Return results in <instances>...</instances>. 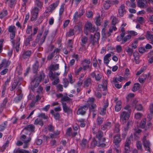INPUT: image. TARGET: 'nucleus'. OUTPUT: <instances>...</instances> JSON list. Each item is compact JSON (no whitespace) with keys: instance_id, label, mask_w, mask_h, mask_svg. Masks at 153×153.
Instances as JSON below:
<instances>
[{"instance_id":"nucleus-1","label":"nucleus","mask_w":153,"mask_h":153,"mask_svg":"<svg viewBox=\"0 0 153 153\" xmlns=\"http://www.w3.org/2000/svg\"><path fill=\"white\" fill-rule=\"evenodd\" d=\"M97 137L98 139L97 141H94L91 144L92 147H94L95 145L98 146L104 147L105 144L102 143L105 140V138L102 137V133L101 131L99 132L97 135Z\"/></svg>"},{"instance_id":"nucleus-2","label":"nucleus","mask_w":153,"mask_h":153,"mask_svg":"<svg viewBox=\"0 0 153 153\" xmlns=\"http://www.w3.org/2000/svg\"><path fill=\"white\" fill-rule=\"evenodd\" d=\"M45 77L44 74L42 72L39 75L35 76L32 79L31 85L34 88L37 87L42 79H44Z\"/></svg>"},{"instance_id":"nucleus-3","label":"nucleus","mask_w":153,"mask_h":153,"mask_svg":"<svg viewBox=\"0 0 153 153\" xmlns=\"http://www.w3.org/2000/svg\"><path fill=\"white\" fill-rule=\"evenodd\" d=\"M121 32V34L117 36L116 40L118 42L122 41L121 44H124L131 39V36L130 35H128L125 37V30H124L123 28L122 29Z\"/></svg>"},{"instance_id":"nucleus-4","label":"nucleus","mask_w":153,"mask_h":153,"mask_svg":"<svg viewBox=\"0 0 153 153\" xmlns=\"http://www.w3.org/2000/svg\"><path fill=\"white\" fill-rule=\"evenodd\" d=\"M129 113L123 112L120 114V118L123 123H126L128 120L129 117Z\"/></svg>"},{"instance_id":"nucleus-5","label":"nucleus","mask_w":153,"mask_h":153,"mask_svg":"<svg viewBox=\"0 0 153 153\" xmlns=\"http://www.w3.org/2000/svg\"><path fill=\"white\" fill-rule=\"evenodd\" d=\"M39 11V8L35 7L31 12V20L33 21L37 18Z\"/></svg>"},{"instance_id":"nucleus-6","label":"nucleus","mask_w":153,"mask_h":153,"mask_svg":"<svg viewBox=\"0 0 153 153\" xmlns=\"http://www.w3.org/2000/svg\"><path fill=\"white\" fill-rule=\"evenodd\" d=\"M143 143L145 149L150 152V144L149 141L148 140H146V137H144L143 138Z\"/></svg>"},{"instance_id":"nucleus-7","label":"nucleus","mask_w":153,"mask_h":153,"mask_svg":"<svg viewBox=\"0 0 153 153\" xmlns=\"http://www.w3.org/2000/svg\"><path fill=\"white\" fill-rule=\"evenodd\" d=\"M100 37V34L98 33H96L94 35H91V40L93 43H97Z\"/></svg>"},{"instance_id":"nucleus-8","label":"nucleus","mask_w":153,"mask_h":153,"mask_svg":"<svg viewBox=\"0 0 153 153\" xmlns=\"http://www.w3.org/2000/svg\"><path fill=\"white\" fill-rule=\"evenodd\" d=\"M137 4L140 7H146L147 6V1L146 0H138Z\"/></svg>"},{"instance_id":"nucleus-9","label":"nucleus","mask_w":153,"mask_h":153,"mask_svg":"<svg viewBox=\"0 0 153 153\" xmlns=\"http://www.w3.org/2000/svg\"><path fill=\"white\" fill-rule=\"evenodd\" d=\"M88 108L87 106H82L78 109L77 113L78 114L84 115L85 113V110Z\"/></svg>"},{"instance_id":"nucleus-10","label":"nucleus","mask_w":153,"mask_h":153,"mask_svg":"<svg viewBox=\"0 0 153 153\" xmlns=\"http://www.w3.org/2000/svg\"><path fill=\"white\" fill-rule=\"evenodd\" d=\"M85 29L86 31H91L94 30L92 24L90 22H88L85 25Z\"/></svg>"},{"instance_id":"nucleus-11","label":"nucleus","mask_w":153,"mask_h":153,"mask_svg":"<svg viewBox=\"0 0 153 153\" xmlns=\"http://www.w3.org/2000/svg\"><path fill=\"white\" fill-rule=\"evenodd\" d=\"M59 3L58 1L53 3L50 5L48 8V12H52L57 7Z\"/></svg>"},{"instance_id":"nucleus-12","label":"nucleus","mask_w":153,"mask_h":153,"mask_svg":"<svg viewBox=\"0 0 153 153\" xmlns=\"http://www.w3.org/2000/svg\"><path fill=\"white\" fill-rule=\"evenodd\" d=\"M111 53L113 54V52H111V53H109L106 55L104 57V63L108 65L110 61V58L111 56Z\"/></svg>"},{"instance_id":"nucleus-13","label":"nucleus","mask_w":153,"mask_h":153,"mask_svg":"<svg viewBox=\"0 0 153 153\" xmlns=\"http://www.w3.org/2000/svg\"><path fill=\"white\" fill-rule=\"evenodd\" d=\"M125 6L124 4H122L120 6L118 10L119 14L121 17L123 16L124 13L125 12Z\"/></svg>"},{"instance_id":"nucleus-14","label":"nucleus","mask_w":153,"mask_h":153,"mask_svg":"<svg viewBox=\"0 0 153 153\" xmlns=\"http://www.w3.org/2000/svg\"><path fill=\"white\" fill-rule=\"evenodd\" d=\"M120 137V136L119 134H117V135L114 137L113 142L117 146H118V144L121 142V140Z\"/></svg>"},{"instance_id":"nucleus-15","label":"nucleus","mask_w":153,"mask_h":153,"mask_svg":"<svg viewBox=\"0 0 153 153\" xmlns=\"http://www.w3.org/2000/svg\"><path fill=\"white\" fill-rule=\"evenodd\" d=\"M91 76L93 77H95L96 80L97 81L100 80L102 77V75L101 74H97L94 72L92 73L91 74Z\"/></svg>"},{"instance_id":"nucleus-16","label":"nucleus","mask_w":153,"mask_h":153,"mask_svg":"<svg viewBox=\"0 0 153 153\" xmlns=\"http://www.w3.org/2000/svg\"><path fill=\"white\" fill-rule=\"evenodd\" d=\"M60 75V73L59 72L55 73L54 74L51 71H50L49 74V77L52 79H53L55 78H56L57 76H58Z\"/></svg>"},{"instance_id":"nucleus-17","label":"nucleus","mask_w":153,"mask_h":153,"mask_svg":"<svg viewBox=\"0 0 153 153\" xmlns=\"http://www.w3.org/2000/svg\"><path fill=\"white\" fill-rule=\"evenodd\" d=\"M107 81H104L102 84H100L98 85L99 88L102 89L103 91L106 90L107 88Z\"/></svg>"},{"instance_id":"nucleus-18","label":"nucleus","mask_w":153,"mask_h":153,"mask_svg":"<svg viewBox=\"0 0 153 153\" xmlns=\"http://www.w3.org/2000/svg\"><path fill=\"white\" fill-rule=\"evenodd\" d=\"M140 88V85L138 83H135L132 88L131 90L133 92H135L138 90Z\"/></svg>"},{"instance_id":"nucleus-19","label":"nucleus","mask_w":153,"mask_h":153,"mask_svg":"<svg viewBox=\"0 0 153 153\" xmlns=\"http://www.w3.org/2000/svg\"><path fill=\"white\" fill-rule=\"evenodd\" d=\"M84 13L85 11L83 9L81 10L79 13L78 12H76L74 16V18L75 19H76L78 17H80Z\"/></svg>"},{"instance_id":"nucleus-20","label":"nucleus","mask_w":153,"mask_h":153,"mask_svg":"<svg viewBox=\"0 0 153 153\" xmlns=\"http://www.w3.org/2000/svg\"><path fill=\"white\" fill-rule=\"evenodd\" d=\"M125 80V78L121 76H120L118 78L115 77L113 78V82H117L118 81L121 82Z\"/></svg>"},{"instance_id":"nucleus-21","label":"nucleus","mask_w":153,"mask_h":153,"mask_svg":"<svg viewBox=\"0 0 153 153\" xmlns=\"http://www.w3.org/2000/svg\"><path fill=\"white\" fill-rule=\"evenodd\" d=\"M101 35L102 37L104 38H106L110 36V35H108V32H106V30L105 28L102 29L101 32Z\"/></svg>"},{"instance_id":"nucleus-22","label":"nucleus","mask_w":153,"mask_h":153,"mask_svg":"<svg viewBox=\"0 0 153 153\" xmlns=\"http://www.w3.org/2000/svg\"><path fill=\"white\" fill-rule=\"evenodd\" d=\"M91 83V79L90 78H87L84 81V86L85 87H88Z\"/></svg>"},{"instance_id":"nucleus-23","label":"nucleus","mask_w":153,"mask_h":153,"mask_svg":"<svg viewBox=\"0 0 153 153\" xmlns=\"http://www.w3.org/2000/svg\"><path fill=\"white\" fill-rule=\"evenodd\" d=\"M146 37L148 39H151L152 43L153 44V35L151 34L149 31H147Z\"/></svg>"},{"instance_id":"nucleus-24","label":"nucleus","mask_w":153,"mask_h":153,"mask_svg":"<svg viewBox=\"0 0 153 153\" xmlns=\"http://www.w3.org/2000/svg\"><path fill=\"white\" fill-rule=\"evenodd\" d=\"M31 54V52L30 51H25L23 54V58L24 59H26L30 56Z\"/></svg>"},{"instance_id":"nucleus-25","label":"nucleus","mask_w":153,"mask_h":153,"mask_svg":"<svg viewBox=\"0 0 153 153\" xmlns=\"http://www.w3.org/2000/svg\"><path fill=\"white\" fill-rule=\"evenodd\" d=\"M10 62H6L5 61H3L0 65V69H1L3 67H6L10 64Z\"/></svg>"},{"instance_id":"nucleus-26","label":"nucleus","mask_w":153,"mask_h":153,"mask_svg":"<svg viewBox=\"0 0 153 153\" xmlns=\"http://www.w3.org/2000/svg\"><path fill=\"white\" fill-rule=\"evenodd\" d=\"M131 143V142L129 139H127L125 144V151H129V145Z\"/></svg>"},{"instance_id":"nucleus-27","label":"nucleus","mask_w":153,"mask_h":153,"mask_svg":"<svg viewBox=\"0 0 153 153\" xmlns=\"http://www.w3.org/2000/svg\"><path fill=\"white\" fill-rule=\"evenodd\" d=\"M73 30L74 33H76L77 34L79 33L82 30L81 27L78 26H76L75 27Z\"/></svg>"},{"instance_id":"nucleus-28","label":"nucleus","mask_w":153,"mask_h":153,"mask_svg":"<svg viewBox=\"0 0 153 153\" xmlns=\"http://www.w3.org/2000/svg\"><path fill=\"white\" fill-rule=\"evenodd\" d=\"M59 68V65L56 64L51 65L49 67V69L51 70L54 71L58 69Z\"/></svg>"},{"instance_id":"nucleus-29","label":"nucleus","mask_w":153,"mask_h":153,"mask_svg":"<svg viewBox=\"0 0 153 153\" xmlns=\"http://www.w3.org/2000/svg\"><path fill=\"white\" fill-rule=\"evenodd\" d=\"M136 145L137 148L138 150L142 151V145L140 141L137 140L136 142Z\"/></svg>"},{"instance_id":"nucleus-30","label":"nucleus","mask_w":153,"mask_h":153,"mask_svg":"<svg viewBox=\"0 0 153 153\" xmlns=\"http://www.w3.org/2000/svg\"><path fill=\"white\" fill-rule=\"evenodd\" d=\"M35 4L36 6V7L39 9H41L42 6V4L40 0H36Z\"/></svg>"},{"instance_id":"nucleus-31","label":"nucleus","mask_w":153,"mask_h":153,"mask_svg":"<svg viewBox=\"0 0 153 153\" xmlns=\"http://www.w3.org/2000/svg\"><path fill=\"white\" fill-rule=\"evenodd\" d=\"M15 151L16 153H30L27 151L20 149H15Z\"/></svg>"},{"instance_id":"nucleus-32","label":"nucleus","mask_w":153,"mask_h":153,"mask_svg":"<svg viewBox=\"0 0 153 153\" xmlns=\"http://www.w3.org/2000/svg\"><path fill=\"white\" fill-rule=\"evenodd\" d=\"M34 124L36 125H39L40 126H42L43 124L42 121L38 118H37L36 120L34 122Z\"/></svg>"},{"instance_id":"nucleus-33","label":"nucleus","mask_w":153,"mask_h":153,"mask_svg":"<svg viewBox=\"0 0 153 153\" xmlns=\"http://www.w3.org/2000/svg\"><path fill=\"white\" fill-rule=\"evenodd\" d=\"M146 78V75L145 74H143L139 78V82L141 83H143L144 82Z\"/></svg>"},{"instance_id":"nucleus-34","label":"nucleus","mask_w":153,"mask_h":153,"mask_svg":"<svg viewBox=\"0 0 153 153\" xmlns=\"http://www.w3.org/2000/svg\"><path fill=\"white\" fill-rule=\"evenodd\" d=\"M8 30L11 33H15L16 27L14 26H10L8 27Z\"/></svg>"},{"instance_id":"nucleus-35","label":"nucleus","mask_w":153,"mask_h":153,"mask_svg":"<svg viewBox=\"0 0 153 153\" xmlns=\"http://www.w3.org/2000/svg\"><path fill=\"white\" fill-rule=\"evenodd\" d=\"M101 18L100 16L96 17L95 18V23L97 26H100L101 25Z\"/></svg>"},{"instance_id":"nucleus-36","label":"nucleus","mask_w":153,"mask_h":153,"mask_svg":"<svg viewBox=\"0 0 153 153\" xmlns=\"http://www.w3.org/2000/svg\"><path fill=\"white\" fill-rule=\"evenodd\" d=\"M138 42V41L137 40H135L131 44V47L133 49H135L137 48Z\"/></svg>"},{"instance_id":"nucleus-37","label":"nucleus","mask_w":153,"mask_h":153,"mask_svg":"<svg viewBox=\"0 0 153 153\" xmlns=\"http://www.w3.org/2000/svg\"><path fill=\"white\" fill-rule=\"evenodd\" d=\"M103 7L105 10L108 9L110 7V5L109 1H107L104 4Z\"/></svg>"},{"instance_id":"nucleus-38","label":"nucleus","mask_w":153,"mask_h":153,"mask_svg":"<svg viewBox=\"0 0 153 153\" xmlns=\"http://www.w3.org/2000/svg\"><path fill=\"white\" fill-rule=\"evenodd\" d=\"M144 19L142 17H138L137 19V21L140 24H143L144 21Z\"/></svg>"},{"instance_id":"nucleus-39","label":"nucleus","mask_w":153,"mask_h":153,"mask_svg":"<svg viewBox=\"0 0 153 153\" xmlns=\"http://www.w3.org/2000/svg\"><path fill=\"white\" fill-rule=\"evenodd\" d=\"M7 12L6 10H3L0 13V18L1 19L7 16Z\"/></svg>"},{"instance_id":"nucleus-40","label":"nucleus","mask_w":153,"mask_h":153,"mask_svg":"<svg viewBox=\"0 0 153 153\" xmlns=\"http://www.w3.org/2000/svg\"><path fill=\"white\" fill-rule=\"evenodd\" d=\"M142 114L140 113H137L134 114V118L136 119H139L142 117Z\"/></svg>"},{"instance_id":"nucleus-41","label":"nucleus","mask_w":153,"mask_h":153,"mask_svg":"<svg viewBox=\"0 0 153 153\" xmlns=\"http://www.w3.org/2000/svg\"><path fill=\"white\" fill-rule=\"evenodd\" d=\"M137 53L134 52V60L136 64H138L139 62V57L137 55Z\"/></svg>"},{"instance_id":"nucleus-42","label":"nucleus","mask_w":153,"mask_h":153,"mask_svg":"<svg viewBox=\"0 0 153 153\" xmlns=\"http://www.w3.org/2000/svg\"><path fill=\"white\" fill-rule=\"evenodd\" d=\"M117 28L116 27H112L110 28L108 31V35H111V33L113 30L115 31Z\"/></svg>"},{"instance_id":"nucleus-43","label":"nucleus","mask_w":153,"mask_h":153,"mask_svg":"<svg viewBox=\"0 0 153 153\" xmlns=\"http://www.w3.org/2000/svg\"><path fill=\"white\" fill-rule=\"evenodd\" d=\"M146 120L145 119L143 120L140 124V126L143 128H145L146 126Z\"/></svg>"},{"instance_id":"nucleus-44","label":"nucleus","mask_w":153,"mask_h":153,"mask_svg":"<svg viewBox=\"0 0 153 153\" xmlns=\"http://www.w3.org/2000/svg\"><path fill=\"white\" fill-rule=\"evenodd\" d=\"M116 50L117 52L120 53L122 51V47L120 45H117L116 46Z\"/></svg>"},{"instance_id":"nucleus-45","label":"nucleus","mask_w":153,"mask_h":153,"mask_svg":"<svg viewBox=\"0 0 153 153\" xmlns=\"http://www.w3.org/2000/svg\"><path fill=\"white\" fill-rule=\"evenodd\" d=\"M25 128L28 131H32L34 129V127L32 125H30L27 126Z\"/></svg>"},{"instance_id":"nucleus-46","label":"nucleus","mask_w":153,"mask_h":153,"mask_svg":"<svg viewBox=\"0 0 153 153\" xmlns=\"http://www.w3.org/2000/svg\"><path fill=\"white\" fill-rule=\"evenodd\" d=\"M94 99L93 98H89L87 101L88 104L89 105L94 104Z\"/></svg>"},{"instance_id":"nucleus-47","label":"nucleus","mask_w":153,"mask_h":153,"mask_svg":"<svg viewBox=\"0 0 153 153\" xmlns=\"http://www.w3.org/2000/svg\"><path fill=\"white\" fill-rule=\"evenodd\" d=\"M71 101V99L69 98L68 97L65 96L63 97L62 98L61 101L62 102L65 101L68 102L69 101Z\"/></svg>"},{"instance_id":"nucleus-48","label":"nucleus","mask_w":153,"mask_h":153,"mask_svg":"<svg viewBox=\"0 0 153 153\" xmlns=\"http://www.w3.org/2000/svg\"><path fill=\"white\" fill-rule=\"evenodd\" d=\"M126 51L130 55H131L133 52V49H131L129 47L127 48Z\"/></svg>"},{"instance_id":"nucleus-49","label":"nucleus","mask_w":153,"mask_h":153,"mask_svg":"<svg viewBox=\"0 0 153 153\" xmlns=\"http://www.w3.org/2000/svg\"><path fill=\"white\" fill-rule=\"evenodd\" d=\"M120 125L118 124H116L115 125L114 131L116 133H118L120 131Z\"/></svg>"},{"instance_id":"nucleus-50","label":"nucleus","mask_w":153,"mask_h":153,"mask_svg":"<svg viewBox=\"0 0 153 153\" xmlns=\"http://www.w3.org/2000/svg\"><path fill=\"white\" fill-rule=\"evenodd\" d=\"M91 61L89 59H85L82 62V65H88L90 64Z\"/></svg>"},{"instance_id":"nucleus-51","label":"nucleus","mask_w":153,"mask_h":153,"mask_svg":"<svg viewBox=\"0 0 153 153\" xmlns=\"http://www.w3.org/2000/svg\"><path fill=\"white\" fill-rule=\"evenodd\" d=\"M19 41L20 39H19V41L16 43V44L14 45L16 50L17 52H18L19 50V46L20 44Z\"/></svg>"},{"instance_id":"nucleus-52","label":"nucleus","mask_w":153,"mask_h":153,"mask_svg":"<svg viewBox=\"0 0 153 153\" xmlns=\"http://www.w3.org/2000/svg\"><path fill=\"white\" fill-rule=\"evenodd\" d=\"M134 94L132 93H130L127 95L126 97V98L128 100L130 98L134 97Z\"/></svg>"},{"instance_id":"nucleus-53","label":"nucleus","mask_w":153,"mask_h":153,"mask_svg":"<svg viewBox=\"0 0 153 153\" xmlns=\"http://www.w3.org/2000/svg\"><path fill=\"white\" fill-rule=\"evenodd\" d=\"M82 45H84L88 41V38L86 37H83L82 39Z\"/></svg>"},{"instance_id":"nucleus-54","label":"nucleus","mask_w":153,"mask_h":153,"mask_svg":"<svg viewBox=\"0 0 153 153\" xmlns=\"http://www.w3.org/2000/svg\"><path fill=\"white\" fill-rule=\"evenodd\" d=\"M135 108L138 111H142L143 109L142 106H135Z\"/></svg>"},{"instance_id":"nucleus-55","label":"nucleus","mask_w":153,"mask_h":153,"mask_svg":"<svg viewBox=\"0 0 153 153\" xmlns=\"http://www.w3.org/2000/svg\"><path fill=\"white\" fill-rule=\"evenodd\" d=\"M38 117H42L45 119H47L48 118V116H46L45 114L43 113L39 114Z\"/></svg>"},{"instance_id":"nucleus-56","label":"nucleus","mask_w":153,"mask_h":153,"mask_svg":"<svg viewBox=\"0 0 153 153\" xmlns=\"http://www.w3.org/2000/svg\"><path fill=\"white\" fill-rule=\"evenodd\" d=\"M48 33V30H46L45 31L43 37V42H44L46 36Z\"/></svg>"},{"instance_id":"nucleus-57","label":"nucleus","mask_w":153,"mask_h":153,"mask_svg":"<svg viewBox=\"0 0 153 153\" xmlns=\"http://www.w3.org/2000/svg\"><path fill=\"white\" fill-rule=\"evenodd\" d=\"M59 134V132L58 131H56L53 134H51L50 135L49 137L51 138H53L55 137L56 136L58 135Z\"/></svg>"},{"instance_id":"nucleus-58","label":"nucleus","mask_w":153,"mask_h":153,"mask_svg":"<svg viewBox=\"0 0 153 153\" xmlns=\"http://www.w3.org/2000/svg\"><path fill=\"white\" fill-rule=\"evenodd\" d=\"M63 109L65 112H68L70 111V109L67 106H63Z\"/></svg>"},{"instance_id":"nucleus-59","label":"nucleus","mask_w":153,"mask_h":153,"mask_svg":"<svg viewBox=\"0 0 153 153\" xmlns=\"http://www.w3.org/2000/svg\"><path fill=\"white\" fill-rule=\"evenodd\" d=\"M128 32L130 34L131 36H135L137 34V32L134 31H128Z\"/></svg>"},{"instance_id":"nucleus-60","label":"nucleus","mask_w":153,"mask_h":153,"mask_svg":"<svg viewBox=\"0 0 153 153\" xmlns=\"http://www.w3.org/2000/svg\"><path fill=\"white\" fill-rule=\"evenodd\" d=\"M74 31L73 29H71L70 30L68 33V36H73L74 34Z\"/></svg>"},{"instance_id":"nucleus-61","label":"nucleus","mask_w":153,"mask_h":153,"mask_svg":"<svg viewBox=\"0 0 153 153\" xmlns=\"http://www.w3.org/2000/svg\"><path fill=\"white\" fill-rule=\"evenodd\" d=\"M115 101L116 103V105H121L122 104L121 101V100H119L117 98H116Z\"/></svg>"},{"instance_id":"nucleus-62","label":"nucleus","mask_w":153,"mask_h":153,"mask_svg":"<svg viewBox=\"0 0 153 153\" xmlns=\"http://www.w3.org/2000/svg\"><path fill=\"white\" fill-rule=\"evenodd\" d=\"M64 10V6L63 5H62L59 9V15L60 16L62 14Z\"/></svg>"},{"instance_id":"nucleus-63","label":"nucleus","mask_w":153,"mask_h":153,"mask_svg":"<svg viewBox=\"0 0 153 153\" xmlns=\"http://www.w3.org/2000/svg\"><path fill=\"white\" fill-rule=\"evenodd\" d=\"M139 51L140 53H143L146 51V50L145 48L142 47H141L139 48Z\"/></svg>"},{"instance_id":"nucleus-64","label":"nucleus","mask_w":153,"mask_h":153,"mask_svg":"<svg viewBox=\"0 0 153 153\" xmlns=\"http://www.w3.org/2000/svg\"><path fill=\"white\" fill-rule=\"evenodd\" d=\"M87 16L88 18H90L92 17L93 16L92 12L91 11H89L87 13Z\"/></svg>"}]
</instances>
